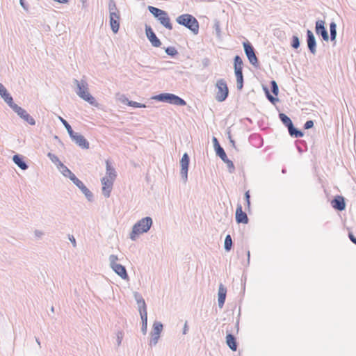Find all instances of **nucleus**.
<instances>
[{"label":"nucleus","instance_id":"nucleus-55","mask_svg":"<svg viewBox=\"0 0 356 356\" xmlns=\"http://www.w3.org/2000/svg\"><path fill=\"white\" fill-rule=\"evenodd\" d=\"M244 197H245V202H247V201H250V192H249V191H246V192L245 193Z\"/></svg>","mask_w":356,"mask_h":356},{"label":"nucleus","instance_id":"nucleus-18","mask_svg":"<svg viewBox=\"0 0 356 356\" xmlns=\"http://www.w3.org/2000/svg\"><path fill=\"white\" fill-rule=\"evenodd\" d=\"M236 221L238 224H247L249 221L246 213L243 211L242 206L239 204L237 205L236 210Z\"/></svg>","mask_w":356,"mask_h":356},{"label":"nucleus","instance_id":"nucleus-20","mask_svg":"<svg viewBox=\"0 0 356 356\" xmlns=\"http://www.w3.org/2000/svg\"><path fill=\"white\" fill-rule=\"evenodd\" d=\"M0 96L4 100V102L10 107L15 104L13 102V99L10 94L8 92L7 89L4 86L0 83Z\"/></svg>","mask_w":356,"mask_h":356},{"label":"nucleus","instance_id":"nucleus-54","mask_svg":"<svg viewBox=\"0 0 356 356\" xmlns=\"http://www.w3.org/2000/svg\"><path fill=\"white\" fill-rule=\"evenodd\" d=\"M188 331V322L186 321L183 328V334H186Z\"/></svg>","mask_w":356,"mask_h":356},{"label":"nucleus","instance_id":"nucleus-9","mask_svg":"<svg viewBox=\"0 0 356 356\" xmlns=\"http://www.w3.org/2000/svg\"><path fill=\"white\" fill-rule=\"evenodd\" d=\"M181 170L180 175L184 183L188 181V172L190 164V157L187 153H184L179 161Z\"/></svg>","mask_w":356,"mask_h":356},{"label":"nucleus","instance_id":"nucleus-62","mask_svg":"<svg viewBox=\"0 0 356 356\" xmlns=\"http://www.w3.org/2000/svg\"><path fill=\"white\" fill-rule=\"evenodd\" d=\"M297 148H298V151H299L300 152H302V150L301 147H298H298H297Z\"/></svg>","mask_w":356,"mask_h":356},{"label":"nucleus","instance_id":"nucleus-45","mask_svg":"<svg viewBox=\"0 0 356 356\" xmlns=\"http://www.w3.org/2000/svg\"><path fill=\"white\" fill-rule=\"evenodd\" d=\"M212 141L213 143V147H214L216 152L220 150L221 149H222V147L220 145L218 139L216 137H213Z\"/></svg>","mask_w":356,"mask_h":356},{"label":"nucleus","instance_id":"nucleus-3","mask_svg":"<svg viewBox=\"0 0 356 356\" xmlns=\"http://www.w3.org/2000/svg\"><path fill=\"white\" fill-rule=\"evenodd\" d=\"M152 224V219L149 216L138 220L132 227V231L130 233V238L132 241H136L140 234L147 232L150 229Z\"/></svg>","mask_w":356,"mask_h":356},{"label":"nucleus","instance_id":"nucleus-10","mask_svg":"<svg viewBox=\"0 0 356 356\" xmlns=\"http://www.w3.org/2000/svg\"><path fill=\"white\" fill-rule=\"evenodd\" d=\"M15 113L17 114V115L19 116L20 118L26 121L27 123H29L30 125H35V120L33 119L32 116H31L26 110L22 108V107L19 106L17 104L13 105V107L11 108Z\"/></svg>","mask_w":356,"mask_h":356},{"label":"nucleus","instance_id":"nucleus-49","mask_svg":"<svg viewBox=\"0 0 356 356\" xmlns=\"http://www.w3.org/2000/svg\"><path fill=\"white\" fill-rule=\"evenodd\" d=\"M234 73H235L236 77L243 76V68H236V67H235L234 68Z\"/></svg>","mask_w":356,"mask_h":356},{"label":"nucleus","instance_id":"nucleus-34","mask_svg":"<svg viewBox=\"0 0 356 356\" xmlns=\"http://www.w3.org/2000/svg\"><path fill=\"white\" fill-rule=\"evenodd\" d=\"M58 119L60 120V121L62 122V124L65 127L66 130L67 131V133H68L69 136L70 134H72L74 131H73L72 127L70 126V124L64 118H63L60 116H58Z\"/></svg>","mask_w":356,"mask_h":356},{"label":"nucleus","instance_id":"nucleus-32","mask_svg":"<svg viewBox=\"0 0 356 356\" xmlns=\"http://www.w3.org/2000/svg\"><path fill=\"white\" fill-rule=\"evenodd\" d=\"M263 89L265 92V95L266 96V98L268 100L271 102L273 104H275L276 102L279 101V99L277 97H273L272 95H270L268 88L266 86H263Z\"/></svg>","mask_w":356,"mask_h":356},{"label":"nucleus","instance_id":"nucleus-24","mask_svg":"<svg viewBox=\"0 0 356 356\" xmlns=\"http://www.w3.org/2000/svg\"><path fill=\"white\" fill-rule=\"evenodd\" d=\"M287 129L290 136L293 138H302L304 136V132L302 130L295 127L293 123L290 127H289Z\"/></svg>","mask_w":356,"mask_h":356},{"label":"nucleus","instance_id":"nucleus-42","mask_svg":"<svg viewBox=\"0 0 356 356\" xmlns=\"http://www.w3.org/2000/svg\"><path fill=\"white\" fill-rule=\"evenodd\" d=\"M137 304L138 305L139 310L147 309L146 303L142 296H139V300Z\"/></svg>","mask_w":356,"mask_h":356},{"label":"nucleus","instance_id":"nucleus-41","mask_svg":"<svg viewBox=\"0 0 356 356\" xmlns=\"http://www.w3.org/2000/svg\"><path fill=\"white\" fill-rule=\"evenodd\" d=\"M159 338H160V335H159V334L156 335L155 334L151 332V339H150V341H149V346H156V343H158Z\"/></svg>","mask_w":356,"mask_h":356},{"label":"nucleus","instance_id":"nucleus-16","mask_svg":"<svg viewBox=\"0 0 356 356\" xmlns=\"http://www.w3.org/2000/svg\"><path fill=\"white\" fill-rule=\"evenodd\" d=\"M307 44L311 54L315 55L316 53V40L313 32L308 29L307 31Z\"/></svg>","mask_w":356,"mask_h":356},{"label":"nucleus","instance_id":"nucleus-58","mask_svg":"<svg viewBox=\"0 0 356 356\" xmlns=\"http://www.w3.org/2000/svg\"><path fill=\"white\" fill-rule=\"evenodd\" d=\"M134 296H135V299L136 300V302H138V300H139V296H141L138 293H135L134 294Z\"/></svg>","mask_w":356,"mask_h":356},{"label":"nucleus","instance_id":"nucleus-12","mask_svg":"<svg viewBox=\"0 0 356 356\" xmlns=\"http://www.w3.org/2000/svg\"><path fill=\"white\" fill-rule=\"evenodd\" d=\"M315 31L318 35H321L323 40L328 41L330 36L327 29L325 26V22L321 19H318L316 22Z\"/></svg>","mask_w":356,"mask_h":356},{"label":"nucleus","instance_id":"nucleus-50","mask_svg":"<svg viewBox=\"0 0 356 356\" xmlns=\"http://www.w3.org/2000/svg\"><path fill=\"white\" fill-rule=\"evenodd\" d=\"M19 4L26 11H28L29 6L25 0H19Z\"/></svg>","mask_w":356,"mask_h":356},{"label":"nucleus","instance_id":"nucleus-22","mask_svg":"<svg viewBox=\"0 0 356 356\" xmlns=\"http://www.w3.org/2000/svg\"><path fill=\"white\" fill-rule=\"evenodd\" d=\"M13 161L20 169L26 170L28 169L29 165L24 161V157L19 154H15L13 156Z\"/></svg>","mask_w":356,"mask_h":356},{"label":"nucleus","instance_id":"nucleus-15","mask_svg":"<svg viewBox=\"0 0 356 356\" xmlns=\"http://www.w3.org/2000/svg\"><path fill=\"white\" fill-rule=\"evenodd\" d=\"M113 181V179L108 178V177H104L101 179V183L102 184V194L104 197H110Z\"/></svg>","mask_w":356,"mask_h":356},{"label":"nucleus","instance_id":"nucleus-44","mask_svg":"<svg viewBox=\"0 0 356 356\" xmlns=\"http://www.w3.org/2000/svg\"><path fill=\"white\" fill-rule=\"evenodd\" d=\"M236 87L238 90H241L243 88V76L236 77Z\"/></svg>","mask_w":356,"mask_h":356},{"label":"nucleus","instance_id":"nucleus-43","mask_svg":"<svg viewBox=\"0 0 356 356\" xmlns=\"http://www.w3.org/2000/svg\"><path fill=\"white\" fill-rule=\"evenodd\" d=\"M140 316L141 318L142 323H147V309L139 310Z\"/></svg>","mask_w":356,"mask_h":356},{"label":"nucleus","instance_id":"nucleus-40","mask_svg":"<svg viewBox=\"0 0 356 356\" xmlns=\"http://www.w3.org/2000/svg\"><path fill=\"white\" fill-rule=\"evenodd\" d=\"M213 29L216 32V36L220 38L221 37V29L220 26V22L218 20H216L213 25Z\"/></svg>","mask_w":356,"mask_h":356},{"label":"nucleus","instance_id":"nucleus-31","mask_svg":"<svg viewBox=\"0 0 356 356\" xmlns=\"http://www.w3.org/2000/svg\"><path fill=\"white\" fill-rule=\"evenodd\" d=\"M330 32L331 41H335L337 38V24L335 22H332L330 24Z\"/></svg>","mask_w":356,"mask_h":356},{"label":"nucleus","instance_id":"nucleus-17","mask_svg":"<svg viewBox=\"0 0 356 356\" xmlns=\"http://www.w3.org/2000/svg\"><path fill=\"white\" fill-rule=\"evenodd\" d=\"M332 207L339 211H342L346 209L345 198L341 195H337L331 202Z\"/></svg>","mask_w":356,"mask_h":356},{"label":"nucleus","instance_id":"nucleus-7","mask_svg":"<svg viewBox=\"0 0 356 356\" xmlns=\"http://www.w3.org/2000/svg\"><path fill=\"white\" fill-rule=\"evenodd\" d=\"M218 90L216 95V99L218 102H222L226 100L229 95V88L226 81L223 79H218L216 83Z\"/></svg>","mask_w":356,"mask_h":356},{"label":"nucleus","instance_id":"nucleus-64","mask_svg":"<svg viewBox=\"0 0 356 356\" xmlns=\"http://www.w3.org/2000/svg\"><path fill=\"white\" fill-rule=\"evenodd\" d=\"M51 311H52V312H54V307H51Z\"/></svg>","mask_w":356,"mask_h":356},{"label":"nucleus","instance_id":"nucleus-23","mask_svg":"<svg viewBox=\"0 0 356 356\" xmlns=\"http://www.w3.org/2000/svg\"><path fill=\"white\" fill-rule=\"evenodd\" d=\"M226 343L227 346L233 351L237 350L238 344L236 337L232 334H227L226 336Z\"/></svg>","mask_w":356,"mask_h":356},{"label":"nucleus","instance_id":"nucleus-35","mask_svg":"<svg viewBox=\"0 0 356 356\" xmlns=\"http://www.w3.org/2000/svg\"><path fill=\"white\" fill-rule=\"evenodd\" d=\"M243 63L241 58L236 55L234 58V68H243Z\"/></svg>","mask_w":356,"mask_h":356},{"label":"nucleus","instance_id":"nucleus-33","mask_svg":"<svg viewBox=\"0 0 356 356\" xmlns=\"http://www.w3.org/2000/svg\"><path fill=\"white\" fill-rule=\"evenodd\" d=\"M232 248V239L229 234L225 236L224 242V248L225 251L229 252Z\"/></svg>","mask_w":356,"mask_h":356},{"label":"nucleus","instance_id":"nucleus-39","mask_svg":"<svg viewBox=\"0 0 356 356\" xmlns=\"http://www.w3.org/2000/svg\"><path fill=\"white\" fill-rule=\"evenodd\" d=\"M270 83L271 92H273V95L277 96L279 93V88H278L277 82L275 80H272Z\"/></svg>","mask_w":356,"mask_h":356},{"label":"nucleus","instance_id":"nucleus-6","mask_svg":"<svg viewBox=\"0 0 356 356\" xmlns=\"http://www.w3.org/2000/svg\"><path fill=\"white\" fill-rule=\"evenodd\" d=\"M109 266L111 269L118 275L122 280H129V275L125 266L118 264V257L117 255L111 254L109 256Z\"/></svg>","mask_w":356,"mask_h":356},{"label":"nucleus","instance_id":"nucleus-13","mask_svg":"<svg viewBox=\"0 0 356 356\" xmlns=\"http://www.w3.org/2000/svg\"><path fill=\"white\" fill-rule=\"evenodd\" d=\"M145 34L153 47H159L161 45V40L157 38L152 27L147 24H145Z\"/></svg>","mask_w":356,"mask_h":356},{"label":"nucleus","instance_id":"nucleus-46","mask_svg":"<svg viewBox=\"0 0 356 356\" xmlns=\"http://www.w3.org/2000/svg\"><path fill=\"white\" fill-rule=\"evenodd\" d=\"M124 334L122 331H118L117 333V344L118 346H120L121 345L122 339H123Z\"/></svg>","mask_w":356,"mask_h":356},{"label":"nucleus","instance_id":"nucleus-27","mask_svg":"<svg viewBox=\"0 0 356 356\" xmlns=\"http://www.w3.org/2000/svg\"><path fill=\"white\" fill-rule=\"evenodd\" d=\"M279 118H280V121L282 122V124L287 129L289 128V127H290L293 124V122L291 120V118L287 115H286L285 113H279Z\"/></svg>","mask_w":356,"mask_h":356},{"label":"nucleus","instance_id":"nucleus-57","mask_svg":"<svg viewBox=\"0 0 356 356\" xmlns=\"http://www.w3.org/2000/svg\"><path fill=\"white\" fill-rule=\"evenodd\" d=\"M229 142H230V143L232 144V146L234 149H236V145H235V141L232 138V137H231L230 136H229Z\"/></svg>","mask_w":356,"mask_h":356},{"label":"nucleus","instance_id":"nucleus-37","mask_svg":"<svg viewBox=\"0 0 356 356\" xmlns=\"http://www.w3.org/2000/svg\"><path fill=\"white\" fill-rule=\"evenodd\" d=\"M108 8L109 13H111L113 12L114 13L119 12V10L117 8V6H116V3L114 0H108Z\"/></svg>","mask_w":356,"mask_h":356},{"label":"nucleus","instance_id":"nucleus-28","mask_svg":"<svg viewBox=\"0 0 356 356\" xmlns=\"http://www.w3.org/2000/svg\"><path fill=\"white\" fill-rule=\"evenodd\" d=\"M47 156L49 157V159L55 164H56L58 165V168H59L61 170H63V166H65L60 160L58 158L57 156H56L55 154L51 153V152H49L47 154Z\"/></svg>","mask_w":356,"mask_h":356},{"label":"nucleus","instance_id":"nucleus-59","mask_svg":"<svg viewBox=\"0 0 356 356\" xmlns=\"http://www.w3.org/2000/svg\"><path fill=\"white\" fill-rule=\"evenodd\" d=\"M145 107H146V106L145 104H140V103L138 104V108H145Z\"/></svg>","mask_w":356,"mask_h":356},{"label":"nucleus","instance_id":"nucleus-29","mask_svg":"<svg viewBox=\"0 0 356 356\" xmlns=\"http://www.w3.org/2000/svg\"><path fill=\"white\" fill-rule=\"evenodd\" d=\"M163 325L159 321H154L152 326V333L155 334L156 335H160L163 330Z\"/></svg>","mask_w":356,"mask_h":356},{"label":"nucleus","instance_id":"nucleus-36","mask_svg":"<svg viewBox=\"0 0 356 356\" xmlns=\"http://www.w3.org/2000/svg\"><path fill=\"white\" fill-rule=\"evenodd\" d=\"M300 39L298 35H293L291 38V46L293 48L297 49L300 47Z\"/></svg>","mask_w":356,"mask_h":356},{"label":"nucleus","instance_id":"nucleus-4","mask_svg":"<svg viewBox=\"0 0 356 356\" xmlns=\"http://www.w3.org/2000/svg\"><path fill=\"white\" fill-rule=\"evenodd\" d=\"M176 22L182 25L190 31H191L195 35H197L199 32V22L197 19L190 14H183L177 17Z\"/></svg>","mask_w":356,"mask_h":356},{"label":"nucleus","instance_id":"nucleus-38","mask_svg":"<svg viewBox=\"0 0 356 356\" xmlns=\"http://www.w3.org/2000/svg\"><path fill=\"white\" fill-rule=\"evenodd\" d=\"M165 53L172 57H174L178 54V51L174 47H168L165 48Z\"/></svg>","mask_w":356,"mask_h":356},{"label":"nucleus","instance_id":"nucleus-47","mask_svg":"<svg viewBox=\"0 0 356 356\" xmlns=\"http://www.w3.org/2000/svg\"><path fill=\"white\" fill-rule=\"evenodd\" d=\"M126 102H127V104L129 106H132L134 108H138V104H139L138 102L130 101L127 98L125 99L124 101H123V102L125 103Z\"/></svg>","mask_w":356,"mask_h":356},{"label":"nucleus","instance_id":"nucleus-2","mask_svg":"<svg viewBox=\"0 0 356 356\" xmlns=\"http://www.w3.org/2000/svg\"><path fill=\"white\" fill-rule=\"evenodd\" d=\"M63 176L69 177V179L81 191L89 202L93 201L92 193L79 180L75 175L67 167L63 166L61 170Z\"/></svg>","mask_w":356,"mask_h":356},{"label":"nucleus","instance_id":"nucleus-21","mask_svg":"<svg viewBox=\"0 0 356 356\" xmlns=\"http://www.w3.org/2000/svg\"><path fill=\"white\" fill-rule=\"evenodd\" d=\"M227 295V289L220 284L218 292V305L220 308H222Z\"/></svg>","mask_w":356,"mask_h":356},{"label":"nucleus","instance_id":"nucleus-60","mask_svg":"<svg viewBox=\"0 0 356 356\" xmlns=\"http://www.w3.org/2000/svg\"><path fill=\"white\" fill-rule=\"evenodd\" d=\"M246 203H247V206H248V208H250V201H247V202H246Z\"/></svg>","mask_w":356,"mask_h":356},{"label":"nucleus","instance_id":"nucleus-14","mask_svg":"<svg viewBox=\"0 0 356 356\" xmlns=\"http://www.w3.org/2000/svg\"><path fill=\"white\" fill-rule=\"evenodd\" d=\"M120 13L119 12L109 13V23L112 31L117 33L120 29Z\"/></svg>","mask_w":356,"mask_h":356},{"label":"nucleus","instance_id":"nucleus-56","mask_svg":"<svg viewBox=\"0 0 356 356\" xmlns=\"http://www.w3.org/2000/svg\"><path fill=\"white\" fill-rule=\"evenodd\" d=\"M34 233L36 237H40L43 235V232L38 229H36Z\"/></svg>","mask_w":356,"mask_h":356},{"label":"nucleus","instance_id":"nucleus-5","mask_svg":"<svg viewBox=\"0 0 356 356\" xmlns=\"http://www.w3.org/2000/svg\"><path fill=\"white\" fill-rule=\"evenodd\" d=\"M147 9L149 13L157 19L161 25L168 30L172 29V24L170 22V18L166 11L152 6H149Z\"/></svg>","mask_w":356,"mask_h":356},{"label":"nucleus","instance_id":"nucleus-51","mask_svg":"<svg viewBox=\"0 0 356 356\" xmlns=\"http://www.w3.org/2000/svg\"><path fill=\"white\" fill-rule=\"evenodd\" d=\"M147 331V323H146V322H145V323H142L141 332H143V334H146Z\"/></svg>","mask_w":356,"mask_h":356},{"label":"nucleus","instance_id":"nucleus-1","mask_svg":"<svg viewBox=\"0 0 356 356\" xmlns=\"http://www.w3.org/2000/svg\"><path fill=\"white\" fill-rule=\"evenodd\" d=\"M73 82L76 86L75 92L79 97L92 106L97 105L95 97L88 92V85L85 80L78 81L77 79H74Z\"/></svg>","mask_w":356,"mask_h":356},{"label":"nucleus","instance_id":"nucleus-53","mask_svg":"<svg viewBox=\"0 0 356 356\" xmlns=\"http://www.w3.org/2000/svg\"><path fill=\"white\" fill-rule=\"evenodd\" d=\"M69 240L71 241L74 247L76 246V239L72 235H69Z\"/></svg>","mask_w":356,"mask_h":356},{"label":"nucleus","instance_id":"nucleus-52","mask_svg":"<svg viewBox=\"0 0 356 356\" xmlns=\"http://www.w3.org/2000/svg\"><path fill=\"white\" fill-rule=\"evenodd\" d=\"M348 237L350 240L356 245V237L354 236V234L351 232L348 234Z\"/></svg>","mask_w":356,"mask_h":356},{"label":"nucleus","instance_id":"nucleus-26","mask_svg":"<svg viewBox=\"0 0 356 356\" xmlns=\"http://www.w3.org/2000/svg\"><path fill=\"white\" fill-rule=\"evenodd\" d=\"M106 176L108 178L115 179L117 175L115 170L111 165V163L108 160L106 161Z\"/></svg>","mask_w":356,"mask_h":356},{"label":"nucleus","instance_id":"nucleus-48","mask_svg":"<svg viewBox=\"0 0 356 356\" xmlns=\"http://www.w3.org/2000/svg\"><path fill=\"white\" fill-rule=\"evenodd\" d=\"M314 121L313 120H307L304 124L305 129H309L314 127Z\"/></svg>","mask_w":356,"mask_h":356},{"label":"nucleus","instance_id":"nucleus-63","mask_svg":"<svg viewBox=\"0 0 356 356\" xmlns=\"http://www.w3.org/2000/svg\"><path fill=\"white\" fill-rule=\"evenodd\" d=\"M248 261L250 260V252L249 251L248 252Z\"/></svg>","mask_w":356,"mask_h":356},{"label":"nucleus","instance_id":"nucleus-19","mask_svg":"<svg viewBox=\"0 0 356 356\" xmlns=\"http://www.w3.org/2000/svg\"><path fill=\"white\" fill-rule=\"evenodd\" d=\"M216 154L218 156H219L221 159V160L224 163H225L227 164V168L229 169V172L231 173L234 172V171L235 170L234 165L233 162L227 158V156L224 149L222 148L220 150L216 152Z\"/></svg>","mask_w":356,"mask_h":356},{"label":"nucleus","instance_id":"nucleus-8","mask_svg":"<svg viewBox=\"0 0 356 356\" xmlns=\"http://www.w3.org/2000/svg\"><path fill=\"white\" fill-rule=\"evenodd\" d=\"M245 54L249 62L254 67H259V62L255 54V50L253 46L249 42H245L243 44Z\"/></svg>","mask_w":356,"mask_h":356},{"label":"nucleus","instance_id":"nucleus-25","mask_svg":"<svg viewBox=\"0 0 356 356\" xmlns=\"http://www.w3.org/2000/svg\"><path fill=\"white\" fill-rule=\"evenodd\" d=\"M173 94L172 93H161L154 97V99L161 102L171 104Z\"/></svg>","mask_w":356,"mask_h":356},{"label":"nucleus","instance_id":"nucleus-61","mask_svg":"<svg viewBox=\"0 0 356 356\" xmlns=\"http://www.w3.org/2000/svg\"><path fill=\"white\" fill-rule=\"evenodd\" d=\"M35 340H36V343H38V344L39 346H40V342L39 339L38 338H35Z\"/></svg>","mask_w":356,"mask_h":356},{"label":"nucleus","instance_id":"nucleus-30","mask_svg":"<svg viewBox=\"0 0 356 356\" xmlns=\"http://www.w3.org/2000/svg\"><path fill=\"white\" fill-rule=\"evenodd\" d=\"M171 104L177 105V106H185L186 104V102L182 98L173 94Z\"/></svg>","mask_w":356,"mask_h":356},{"label":"nucleus","instance_id":"nucleus-11","mask_svg":"<svg viewBox=\"0 0 356 356\" xmlns=\"http://www.w3.org/2000/svg\"><path fill=\"white\" fill-rule=\"evenodd\" d=\"M70 138L81 148L88 149L90 147L89 142L81 134L74 131L70 135Z\"/></svg>","mask_w":356,"mask_h":356}]
</instances>
